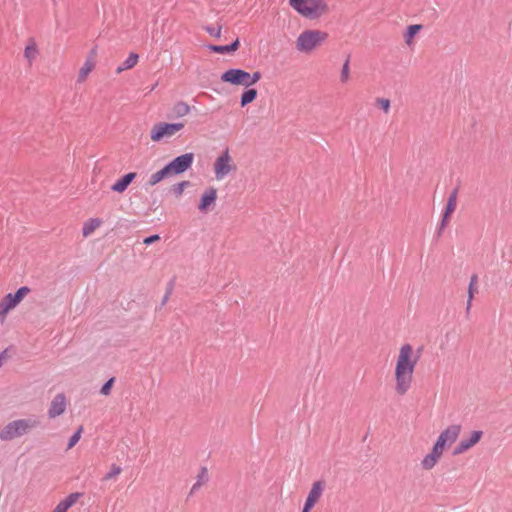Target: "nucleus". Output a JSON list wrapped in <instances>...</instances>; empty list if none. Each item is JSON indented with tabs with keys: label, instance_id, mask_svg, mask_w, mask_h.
Masks as SVG:
<instances>
[{
	"label": "nucleus",
	"instance_id": "obj_1",
	"mask_svg": "<svg viewBox=\"0 0 512 512\" xmlns=\"http://www.w3.org/2000/svg\"><path fill=\"white\" fill-rule=\"evenodd\" d=\"M417 361L418 357L413 358L412 346L404 344L400 348L395 368V390L399 395H405L410 389Z\"/></svg>",
	"mask_w": 512,
	"mask_h": 512
},
{
	"label": "nucleus",
	"instance_id": "obj_2",
	"mask_svg": "<svg viewBox=\"0 0 512 512\" xmlns=\"http://www.w3.org/2000/svg\"><path fill=\"white\" fill-rule=\"evenodd\" d=\"M38 425L39 421L33 418L14 420L5 425L0 431V439L3 441H9L14 438L21 437Z\"/></svg>",
	"mask_w": 512,
	"mask_h": 512
},
{
	"label": "nucleus",
	"instance_id": "obj_3",
	"mask_svg": "<svg viewBox=\"0 0 512 512\" xmlns=\"http://www.w3.org/2000/svg\"><path fill=\"white\" fill-rule=\"evenodd\" d=\"M290 6L302 16L316 19L327 11L324 0H289Z\"/></svg>",
	"mask_w": 512,
	"mask_h": 512
},
{
	"label": "nucleus",
	"instance_id": "obj_4",
	"mask_svg": "<svg viewBox=\"0 0 512 512\" xmlns=\"http://www.w3.org/2000/svg\"><path fill=\"white\" fill-rule=\"evenodd\" d=\"M327 38V33L319 30H306L296 41V47L301 52H310Z\"/></svg>",
	"mask_w": 512,
	"mask_h": 512
},
{
	"label": "nucleus",
	"instance_id": "obj_5",
	"mask_svg": "<svg viewBox=\"0 0 512 512\" xmlns=\"http://www.w3.org/2000/svg\"><path fill=\"white\" fill-rule=\"evenodd\" d=\"M213 169L217 180H222L228 174L237 170V166L234 163L228 148L225 149L219 157H217L214 162Z\"/></svg>",
	"mask_w": 512,
	"mask_h": 512
},
{
	"label": "nucleus",
	"instance_id": "obj_6",
	"mask_svg": "<svg viewBox=\"0 0 512 512\" xmlns=\"http://www.w3.org/2000/svg\"><path fill=\"white\" fill-rule=\"evenodd\" d=\"M30 292V289L27 286L20 287L14 294H7L0 301V319L3 321L7 315V313L15 308L24 297Z\"/></svg>",
	"mask_w": 512,
	"mask_h": 512
},
{
	"label": "nucleus",
	"instance_id": "obj_7",
	"mask_svg": "<svg viewBox=\"0 0 512 512\" xmlns=\"http://www.w3.org/2000/svg\"><path fill=\"white\" fill-rule=\"evenodd\" d=\"M183 128L184 123H157L151 130V139L154 142H158L164 137H172Z\"/></svg>",
	"mask_w": 512,
	"mask_h": 512
},
{
	"label": "nucleus",
	"instance_id": "obj_8",
	"mask_svg": "<svg viewBox=\"0 0 512 512\" xmlns=\"http://www.w3.org/2000/svg\"><path fill=\"white\" fill-rule=\"evenodd\" d=\"M194 161V154L193 153H185L182 154L175 159H173L170 163H168L166 166L168 170L170 171L171 175L173 174H181L188 170Z\"/></svg>",
	"mask_w": 512,
	"mask_h": 512
},
{
	"label": "nucleus",
	"instance_id": "obj_9",
	"mask_svg": "<svg viewBox=\"0 0 512 512\" xmlns=\"http://www.w3.org/2000/svg\"><path fill=\"white\" fill-rule=\"evenodd\" d=\"M459 189L455 188L448 196L447 203L442 215L440 226L438 229V235L441 234L442 230L449 224L452 214L455 212L457 207Z\"/></svg>",
	"mask_w": 512,
	"mask_h": 512
},
{
	"label": "nucleus",
	"instance_id": "obj_10",
	"mask_svg": "<svg viewBox=\"0 0 512 512\" xmlns=\"http://www.w3.org/2000/svg\"><path fill=\"white\" fill-rule=\"evenodd\" d=\"M249 73L242 69H229L221 75V80L233 85L249 87Z\"/></svg>",
	"mask_w": 512,
	"mask_h": 512
},
{
	"label": "nucleus",
	"instance_id": "obj_11",
	"mask_svg": "<svg viewBox=\"0 0 512 512\" xmlns=\"http://www.w3.org/2000/svg\"><path fill=\"white\" fill-rule=\"evenodd\" d=\"M460 432V425H450L440 433V435L437 438V441L443 444L446 448L450 447L457 440Z\"/></svg>",
	"mask_w": 512,
	"mask_h": 512
},
{
	"label": "nucleus",
	"instance_id": "obj_12",
	"mask_svg": "<svg viewBox=\"0 0 512 512\" xmlns=\"http://www.w3.org/2000/svg\"><path fill=\"white\" fill-rule=\"evenodd\" d=\"M483 435L482 431H473L468 439H462L455 447L453 455H460L476 445Z\"/></svg>",
	"mask_w": 512,
	"mask_h": 512
},
{
	"label": "nucleus",
	"instance_id": "obj_13",
	"mask_svg": "<svg viewBox=\"0 0 512 512\" xmlns=\"http://www.w3.org/2000/svg\"><path fill=\"white\" fill-rule=\"evenodd\" d=\"M325 489V482L322 480L316 481L312 484L311 490L305 501L306 509H312L314 505L318 502L322 493Z\"/></svg>",
	"mask_w": 512,
	"mask_h": 512
},
{
	"label": "nucleus",
	"instance_id": "obj_14",
	"mask_svg": "<svg viewBox=\"0 0 512 512\" xmlns=\"http://www.w3.org/2000/svg\"><path fill=\"white\" fill-rule=\"evenodd\" d=\"M67 406L66 397L63 393L57 394L51 401L48 416L49 418H55L64 413Z\"/></svg>",
	"mask_w": 512,
	"mask_h": 512
},
{
	"label": "nucleus",
	"instance_id": "obj_15",
	"mask_svg": "<svg viewBox=\"0 0 512 512\" xmlns=\"http://www.w3.org/2000/svg\"><path fill=\"white\" fill-rule=\"evenodd\" d=\"M216 199H217V190L213 187L206 189L204 191L203 195L201 196L200 203L198 205V209L204 213L208 212L210 210L211 206H213L215 204Z\"/></svg>",
	"mask_w": 512,
	"mask_h": 512
},
{
	"label": "nucleus",
	"instance_id": "obj_16",
	"mask_svg": "<svg viewBox=\"0 0 512 512\" xmlns=\"http://www.w3.org/2000/svg\"><path fill=\"white\" fill-rule=\"evenodd\" d=\"M136 175L137 174L135 172L125 174L112 185L111 189L115 192L123 193L131 184V182L136 178Z\"/></svg>",
	"mask_w": 512,
	"mask_h": 512
},
{
	"label": "nucleus",
	"instance_id": "obj_17",
	"mask_svg": "<svg viewBox=\"0 0 512 512\" xmlns=\"http://www.w3.org/2000/svg\"><path fill=\"white\" fill-rule=\"evenodd\" d=\"M190 110L191 108L186 102L179 101L174 104L168 117L171 119L181 118L189 114Z\"/></svg>",
	"mask_w": 512,
	"mask_h": 512
},
{
	"label": "nucleus",
	"instance_id": "obj_18",
	"mask_svg": "<svg viewBox=\"0 0 512 512\" xmlns=\"http://www.w3.org/2000/svg\"><path fill=\"white\" fill-rule=\"evenodd\" d=\"M39 54L37 44L34 38H29L28 43L24 50V57L28 61V65L31 66L33 61L37 58Z\"/></svg>",
	"mask_w": 512,
	"mask_h": 512
},
{
	"label": "nucleus",
	"instance_id": "obj_19",
	"mask_svg": "<svg viewBox=\"0 0 512 512\" xmlns=\"http://www.w3.org/2000/svg\"><path fill=\"white\" fill-rule=\"evenodd\" d=\"M240 42L238 39H236L233 43L230 45H208V49L215 53L220 54H229L235 52L239 48Z\"/></svg>",
	"mask_w": 512,
	"mask_h": 512
},
{
	"label": "nucleus",
	"instance_id": "obj_20",
	"mask_svg": "<svg viewBox=\"0 0 512 512\" xmlns=\"http://www.w3.org/2000/svg\"><path fill=\"white\" fill-rule=\"evenodd\" d=\"M478 292V276L477 274H473L470 278V283L468 286V300L466 305V313H470V309L472 307V301L475 293Z\"/></svg>",
	"mask_w": 512,
	"mask_h": 512
},
{
	"label": "nucleus",
	"instance_id": "obj_21",
	"mask_svg": "<svg viewBox=\"0 0 512 512\" xmlns=\"http://www.w3.org/2000/svg\"><path fill=\"white\" fill-rule=\"evenodd\" d=\"M95 68V60L92 56H88L85 63L81 67L78 75V82H83L89 75V73Z\"/></svg>",
	"mask_w": 512,
	"mask_h": 512
},
{
	"label": "nucleus",
	"instance_id": "obj_22",
	"mask_svg": "<svg viewBox=\"0 0 512 512\" xmlns=\"http://www.w3.org/2000/svg\"><path fill=\"white\" fill-rule=\"evenodd\" d=\"M102 224V220L99 218H92L84 223L82 233L84 237L91 235L98 227Z\"/></svg>",
	"mask_w": 512,
	"mask_h": 512
},
{
	"label": "nucleus",
	"instance_id": "obj_23",
	"mask_svg": "<svg viewBox=\"0 0 512 512\" xmlns=\"http://www.w3.org/2000/svg\"><path fill=\"white\" fill-rule=\"evenodd\" d=\"M170 175H171L170 171L168 170L167 166H165L163 169L153 173L150 176L147 184L149 186H154Z\"/></svg>",
	"mask_w": 512,
	"mask_h": 512
},
{
	"label": "nucleus",
	"instance_id": "obj_24",
	"mask_svg": "<svg viewBox=\"0 0 512 512\" xmlns=\"http://www.w3.org/2000/svg\"><path fill=\"white\" fill-rule=\"evenodd\" d=\"M139 56L136 53H131L128 58L120 65L116 72L121 73L124 70L133 68L138 62Z\"/></svg>",
	"mask_w": 512,
	"mask_h": 512
},
{
	"label": "nucleus",
	"instance_id": "obj_25",
	"mask_svg": "<svg viewBox=\"0 0 512 512\" xmlns=\"http://www.w3.org/2000/svg\"><path fill=\"white\" fill-rule=\"evenodd\" d=\"M257 97V90L250 88L245 90L241 95V106L244 107L247 104L253 102Z\"/></svg>",
	"mask_w": 512,
	"mask_h": 512
},
{
	"label": "nucleus",
	"instance_id": "obj_26",
	"mask_svg": "<svg viewBox=\"0 0 512 512\" xmlns=\"http://www.w3.org/2000/svg\"><path fill=\"white\" fill-rule=\"evenodd\" d=\"M422 29V25L414 24L410 25L407 28V31L404 35L405 42L410 45L412 42L413 37Z\"/></svg>",
	"mask_w": 512,
	"mask_h": 512
},
{
	"label": "nucleus",
	"instance_id": "obj_27",
	"mask_svg": "<svg viewBox=\"0 0 512 512\" xmlns=\"http://www.w3.org/2000/svg\"><path fill=\"white\" fill-rule=\"evenodd\" d=\"M439 461V458L432 455L431 453L427 454L421 462L422 468L424 470H431Z\"/></svg>",
	"mask_w": 512,
	"mask_h": 512
},
{
	"label": "nucleus",
	"instance_id": "obj_28",
	"mask_svg": "<svg viewBox=\"0 0 512 512\" xmlns=\"http://www.w3.org/2000/svg\"><path fill=\"white\" fill-rule=\"evenodd\" d=\"M122 472V468L116 464H112L110 471L103 477V481H108L116 478Z\"/></svg>",
	"mask_w": 512,
	"mask_h": 512
},
{
	"label": "nucleus",
	"instance_id": "obj_29",
	"mask_svg": "<svg viewBox=\"0 0 512 512\" xmlns=\"http://www.w3.org/2000/svg\"><path fill=\"white\" fill-rule=\"evenodd\" d=\"M81 496H82V493H79V492L71 493L68 497H66V499H64L61 502L69 509L78 501V499Z\"/></svg>",
	"mask_w": 512,
	"mask_h": 512
},
{
	"label": "nucleus",
	"instance_id": "obj_30",
	"mask_svg": "<svg viewBox=\"0 0 512 512\" xmlns=\"http://www.w3.org/2000/svg\"><path fill=\"white\" fill-rule=\"evenodd\" d=\"M349 62H350V58L348 57L346 59V61L344 62L342 70H341L340 80L342 83H346L349 79V76H350Z\"/></svg>",
	"mask_w": 512,
	"mask_h": 512
},
{
	"label": "nucleus",
	"instance_id": "obj_31",
	"mask_svg": "<svg viewBox=\"0 0 512 512\" xmlns=\"http://www.w3.org/2000/svg\"><path fill=\"white\" fill-rule=\"evenodd\" d=\"M82 431H83V427L80 426L77 429V431L70 437L69 442H68V446H67L68 450L73 448L78 443V441L81 438Z\"/></svg>",
	"mask_w": 512,
	"mask_h": 512
},
{
	"label": "nucleus",
	"instance_id": "obj_32",
	"mask_svg": "<svg viewBox=\"0 0 512 512\" xmlns=\"http://www.w3.org/2000/svg\"><path fill=\"white\" fill-rule=\"evenodd\" d=\"M190 185L189 181H182L178 184L173 185L172 192L175 194L176 197H179L183 194L184 189Z\"/></svg>",
	"mask_w": 512,
	"mask_h": 512
},
{
	"label": "nucleus",
	"instance_id": "obj_33",
	"mask_svg": "<svg viewBox=\"0 0 512 512\" xmlns=\"http://www.w3.org/2000/svg\"><path fill=\"white\" fill-rule=\"evenodd\" d=\"M377 107L382 109L385 113H388L390 110V100L386 98H377L375 101Z\"/></svg>",
	"mask_w": 512,
	"mask_h": 512
},
{
	"label": "nucleus",
	"instance_id": "obj_34",
	"mask_svg": "<svg viewBox=\"0 0 512 512\" xmlns=\"http://www.w3.org/2000/svg\"><path fill=\"white\" fill-rule=\"evenodd\" d=\"M445 448L446 447L443 444L436 440L430 453L440 459Z\"/></svg>",
	"mask_w": 512,
	"mask_h": 512
},
{
	"label": "nucleus",
	"instance_id": "obj_35",
	"mask_svg": "<svg viewBox=\"0 0 512 512\" xmlns=\"http://www.w3.org/2000/svg\"><path fill=\"white\" fill-rule=\"evenodd\" d=\"M114 382H115V378H114V377L110 378V379H109L106 383H104V385L101 387L100 393H101L102 395H105V396L109 395V394H110V392H111V389H112V387H113Z\"/></svg>",
	"mask_w": 512,
	"mask_h": 512
},
{
	"label": "nucleus",
	"instance_id": "obj_36",
	"mask_svg": "<svg viewBox=\"0 0 512 512\" xmlns=\"http://www.w3.org/2000/svg\"><path fill=\"white\" fill-rule=\"evenodd\" d=\"M205 30L213 37L219 38L221 36V27L206 26Z\"/></svg>",
	"mask_w": 512,
	"mask_h": 512
},
{
	"label": "nucleus",
	"instance_id": "obj_37",
	"mask_svg": "<svg viewBox=\"0 0 512 512\" xmlns=\"http://www.w3.org/2000/svg\"><path fill=\"white\" fill-rule=\"evenodd\" d=\"M262 75L259 71H255L253 74L249 73V87L257 83L261 79Z\"/></svg>",
	"mask_w": 512,
	"mask_h": 512
},
{
	"label": "nucleus",
	"instance_id": "obj_38",
	"mask_svg": "<svg viewBox=\"0 0 512 512\" xmlns=\"http://www.w3.org/2000/svg\"><path fill=\"white\" fill-rule=\"evenodd\" d=\"M197 480L202 481V485L208 481V470L206 467H202L200 473L197 476Z\"/></svg>",
	"mask_w": 512,
	"mask_h": 512
},
{
	"label": "nucleus",
	"instance_id": "obj_39",
	"mask_svg": "<svg viewBox=\"0 0 512 512\" xmlns=\"http://www.w3.org/2000/svg\"><path fill=\"white\" fill-rule=\"evenodd\" d=\"M159 239H160L159 235H151V236L146 237V238L144 239V244H146V245H150V244H152V243H154V242L158 241Z\"/></svg>",
	"mask_w": 512,
	"mask_h": 512
},
{
	"label": "nucleus",
	"instance_id": "obj_40",
	"mask_svg": "<svg viewBox=\"0 0 512 512\" xmlns=\"http://www.w3.org/2000/svg\"><path fill=\"white\" fill-rule=\"evenodd\" d=\"M68 508L62 503L60 502L54 509L52 512H67Z\"/></svg>",
	"mask_w": 512,
	"mask_h": 512
},
{
	"label": "nucleus",
	"instance_id": "obj_41",
	"mask_svg": "<svg viewBox=\"0 0 512 512\" xmlns=\"http://www.w3.org/2000/svg\"><path fill=\"white\" fill-rule=\"evenodd\" d=\"M202 486V481L197 480L196 483L192 486L190 494H193L196 490H198Z\"/></svg>",
	"mask_w": 512,
	"mask_h": 512
},
{
	"label": "nucleus",
	"instance_id": "obj_42",
	"mask_svg": "<svg viewBox=\"0 0 512 512\" xmlns=\"http://www.w3.org/2000/svg\"><path fill=\"white\" fill-rule=\"evenodd\" d=\"M171 289H172V288L170 287V288H169V290H168V292L165 294V296H164V298H163V301H162V304H165V303H166V301H167V299H168V297H169V294H170V292H171Z\"/></svg>",
	"mask_w": 512,
	"mask_h": 512
},
{
	"label": "nucleus",
	"instance_id": "obj_43",
	"mask_svg": "<svg viewBox=\"0 0 512 512\" xmlns=\"http://www.w3.org/2000/svg\"><path fill=\"white\" fill-rule=\"evenodd\" d=\"M89 56H92L93 57V60H95V57H96V49L93 48L89 54Z\"/></svg>",
	"mask_w": 512,
	"mask_h": 512
},
{
	"label": "nucleus",
	"instance_id": "obj_44",
	"mask_svg": "<svg viewBox=\"0 0 512 512\" xmlns=\"http://www.w3.org/2000/svg\"><path fill=\"white\" fill-rule=\"evenodd\" d=\"M311 509H306V506L304 505L302 512H310Z\"/></svg>",
	"mask_w": 512,
	"mask_h": 512
},
{
	"label": "nucleus",
	"instance_id": "obj_45",
	"mask_svg": "<svg viewBox=\"0 0 512 512\" xmlns=\"http://www.w3.org/2000/svg\"><path fill=\"white\" fill-rule=\"evenodd\" d=\"M3 354H0V367L2 366Z\"/></svg>",
	"mask_w": 512,
	"mask_h": 512
}]
</instances>
